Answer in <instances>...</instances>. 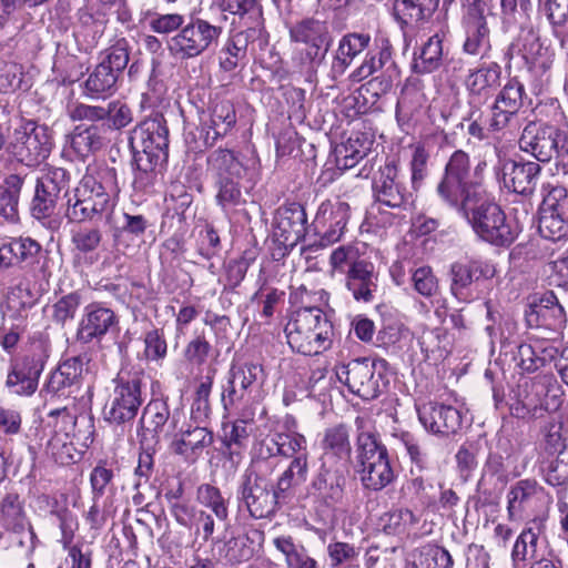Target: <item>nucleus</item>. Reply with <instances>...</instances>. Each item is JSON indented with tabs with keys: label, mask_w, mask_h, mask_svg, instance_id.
Wrapping results in <instances>:
<instances>
[{
	"label": "nucleus",
	"mask_w": 568,
	"mask_h": 568,
	"mask_svg": "<svg viewBox=\"0 0 568 568\" xmlns=\"http://www.w3.org/2000/svg\"><path fill=\"white\" fill-rule=\"evenodd\" d=\"M323 450L321 463L336 464L343 462L347 466L351 457L348 429L345 425H334L325 429L321 440Z\"/></svg>",
	"instance_id": "cd10ccee"
},
{
	"label": "nucleus",
	"mask_w": 568,
	"mask_h": 568,
	"mask_svg": "<svg viewBox=\"0 0 568 568\" xmlns=\"http://www.w3.org/2000/svg\"><path fill=\"white\" fill-rule=\"evenodd\" d=\"M356 470L365 489L379 491L395 479L386 446L373 430L369 419L357 416Z\"/></svg>",
	"instance_id": "7ed1b4c3"
},
{
	"label": "nucleus",
	"mask_w": 568,
	"mask_h": 568,
	"mask_svg": "<svg viewBox=\"0 0 568 568\" xmlns=\"http://www.w3.org/2000/svg\"><path fill=\"white\" fill-rule=\"evenodd\" d=\"M346 286L356 301L371 302L377 288V275L372 263L354 262L346 277Z\"/></svg>",
	"instance_id": "c756f323"
},
{
	"label": "nucleus",
	"mask_w": 568,
	"mask_h": 568,
	"mask_svg": "<svg viewBox=\"0 0 568 568\" xmlns=\"http://www.w3.org/2000/svg\"><path fill=\"white\" fill-rule=\"evenodd\" d=\"M119 321L115 313L99 303H92L84 307L77 331V339L89 344L94 339H101L111 329L115 328Z\"/></svg>",
	"instance_id": "5701e85b"
},
{
	"label": "nucleus",
	"mask_w": 568,
	"mask_h": 568,
	"mask_svg": "<svg viewBox=\"0 0 568 568\" xmlns=\"http://www.w3.org/2000/svg\"><path fill=\"white\" fill-rule=\"evenodd\" d=\"M38 182L60 195V193L69 186L70 174L65 169L51 166L38 179Z\"/></svg>",
	"instance_id": "338daca9"
},
{
	"label": "nucleus",
	"mask_w": 568,
	"mask_h": 568,
	"mask_svg": "<svg viewBox=\"0 0 568 568\" xmlns=\"http://www.w3.org/2000/svg\"><path fill=\"white\" fill-rule=\"evenodd\" d=\"M562 315L564 308L551 291L545 292L540 296L539 302H535V316L538 326L552 327Z\"/></svg>",
	"instance_id": "09e8293b"
},
{
	"label": "nucleus",
	"mask_w": 568,
	"mask_h": 568,
	"mask_svg": "<svg viewBox=\"0 0 568 568\" xmlns=\"http://www.w3.org/2000/svg\"><path fill=\"white\" fill-rule=\"evenodd\" d=\"M129 63V44L119 39L105 50L103 58L88 75L84 94L91 99H104L116 91L120 74Z\"/></svg>",
	"instance_id": "1a4fd4ad"
},
{
	"label": "nucleus",
	"mask_w": 568,
	"mask_h": 568,
	"mask_svg": "<svg viewBox=\"0 0 568 568\" xmlns=\"http://www.w3.org/2000/svg\"><path fill=\"white\" fill-rule=\"evenodd\" d=\"M264 541V532L258 529H250L245 534L232 537L225 545L224 557L231 564L248 561L258 551Z\"/></svg>",
	"instance_id": "7c9ffc66"
},
{
	"label": "nucleus",
	"mask_w": 568,
	"mask_h": 568,
	"mask_svg": "<svg viewBox=\"0 0 568 568\" xmlns=\"http://www.w3.org/2000/svg\"><path fill=\"white\" fill-rule=\"evenodd\" d=\"M565 136L552 125H540L535 134V159L548 162L555 154L561 156Z\"/></svg>",
	"instance_id": "c9c22d12"
},
{
	"label": "nucleus",
	"mask_w": 568,
	"mask_h": 568,
	"mask_svg": "<svg viewBox=\"0 0 568 568\" xmlns=\"http://www.w3.org/2000/svg\"><path fill=\"white\" fill-rule=\"evenodd\" d=\"M207 166L216 178V201L223 211L229 212L244 204L240 182L245 168L235 153L229 149H217L209 155Z\"/></svg>",
	"instance_id": "0eeeda50"
},
{
	"label": "nucleus",
	"mask_w": 568,
	"mask_h": 568,
	"mask_svg": "<svg viewBox=\"0 0 568 568\" xmlns=\"http://www.w3.org/2000/svg\"><path fill=\"white\" fill-rule=\"evenodd\" d=\"M417 413L420 424L434 435L449 436L462 427L460 412L450 405L429 402L419 406Z\"/></svg>",
	"instance_id": "4be33fe9"
},
{
	"label": "nucleus",
	"mask_w": 568,
	"mask_h": 568,
	"mask_svg": "<svg viewBox=\"0 0 568 568\" xmlns=\"http://www.w3.org/2000/svg\"><path fill=\"white\" fill-rule=\"evenodd\" d=\"M358 143V139H348L345 144L336 150V165L338 169H352L366 156L367 148H357Z\"/></svg>",
	"instance_id": "13d9d810"
},
{
	"label": "nucleus",
	"mask_w": 568,
	"mask_h": 568,
	"mask_svg": "<svg viewBox=\"0 0 568 568\" xmlns=\"http://www.w3.org/2000/svg\"><path fill=\"white\" fill-rule=\"evenodd\" d=\"M144 356L150 361H162L166 356L168 345L164 334L153 328L144 335Z\"/></svg>",
	"instance_id": "69168bd1"
},
{
	"label": "nucleus",
	"mask_w": 568,
	"mask_h": 568,
	"mask_svg": "<svg viewBox=\"0 0 568 568\" xmlns=\"http://www.w3.org/2000/svg\"><path fill=\"white\" fill-rule=\"evenodd\" d=\"M417 521L418 519L412 510L400 508L385 513L379 518V526L387 535H402L416 525Z\"/></svg>",
	"instance_id": "de8ad7c7"
},
{
	"label": "nucleus",
	"mask_w": 568,
	"mask_h": 568,
	"mask_svg": "<svg viewBox=\"0 0 568 568\" xmlns=\"http://www.w3.org/2000/svg\"><path fill=\"white\" fill-rule=\"evenodd\" d=\"M197 501L212 514L217 521L224 523L229 519V503L221 490L210 484L199 486L196 491Z\"/></svg>",
	"instance_id": "79ce46f5"
},
{
	"label": "nucleus",
	"mask_w": 568,
	"mask_h": 568,
	"mask_svg": "<svg viewBox=\"0 0 568 568\" xmlns=\"http://www.w3.org/2000/svg\"><path fill=\"white\" fill-rule=\"evenodd\" d=\"M280 456L285 458H304L308 460L307 440L305 436L292 429L276 430Z\"/></svg>",
	"instance_id": "c03bdc74"
},
{
	"label": "nucleus",
	"mask_w": 568,
	"mask_h": 568,
	"mask_svg": "<svg viewBox=\"0 0 568 568\" xmlns=\"http://www.w3.org/2000/svg\"><path fill=\"white\" fill-rule=\"evenodd\" d=\"M47 454L60 465L73 464L80 456L67 432L55 433L50 438L47 445Z\"/></svg>",
	"instance_id": "37998d69"
},
{
	"label": "nucleus",
	"mask_w": 568,
	"mask_h": 568,
	"mask_svg": "<svg viewBox=\"0 0 568 568\" xmlns=\"http://www.w3.org/2000/svg\"><path fill=\"white\" fill-rule=\"evenodd\" d=\"M237 496L250 515L256 519L272 516L277 509L280 498L276 490H270L265 480L253 470H246L242 476Z\"/></svg>",
	"instance_id": "2eb2a0df"
},
{
	"label": "nucleus",
	"mask_w": 568,
	"mask_h": 568,
	"mask_svg": "<svg viewBox=\"0 0 568 568\" xmlns=\"http://www.w3.org/2000/svg\"><path fill=\"white\" fill-rule=\"evenodd\" d=\"M102 237V232L98 227H80L72 232L71 243L74 251L87 255L99 248Z\"/></svg>",
	"instance_id": "5fc2aeb1"
},
{
	"label": "nucleus",
	"mask_w": 568,
	"mask_h": 568,
	"mask_svg": "<svg viewBox=\"0 0 568 568\" xmlns=\"http://www.w3.org/2000/svg\"><path fill=\"white\" fill-rule=\"evenodd\" d=\"M120 189L114 168L101 166L82 176L78 185L65 191L64 216L71 223L109 219L115 207Z\"/></svg>",
	"instance_id": "f257e3e1"
},
{
	"label": "nucleus",
	"mask_w": 568,
	"mask_h": 568,
	"mask_svg": "<svg viewBox=\"0 0 568 568\" xmlns=\"http://www.w3.org/2000/svg\"><path fill=\"white\" fill-rule=\"evenodd\" d=\"M58 199V194L42 186V184L37 181L36 193L31 204L32 215L38 220L50 216L55 209Z\"/></svg>",
	"instance_id": "6e6d98bb"
},
{
	"label": "nucleus",
	"mask_w": 568,
	"mask_h": 568,
	"mask_svg": "<svg viewBox=\"0 0 568 568\" xmlns=\"http://www.w3.org/2000/svg\"><path fill=\"white\" fill-rule=\"evenodd\" d=\"M180 420L181 414L178 412L171 414L166 402L153 399L143 410L141 419L143 436L150 434L155 442L161 439L171 440L178 430Z\"/></svg>",
	"instance_id": "6ab92c4d"
},
{
	"label": "nucleus",
	"mask_w": 568,
	"mask_h": 568,
	"mask_svg": "<svg viewBox=\"0 0 568 568\" xmlns=\"http://www.w3.org/2000/svg\"><path fill=\"white\" fill-rule=\"evenodd\" d=\"M44 367L42 355L34 353L26 355L8 374L7 386L17 395H32L38 387V381Z\"/></svg>",
	"instance_id": "a878e982"
},
{
	"label": "nucleus",
	"mask_w": 568,
	"mask_h": 568,
	"mask_svg": "<svg viewBox=\"0 0 568 568\" xmlns=\"http://www.w3.org/2000/svg\"><path fill=\"white\" fill-rule=\"evenodd\" d=\"M51 148L52 140L48 126L24 120L13 130L6 153L19 164L36 168L49 156Z\"/></svg>",
	"instance_id": "6e6552de"
},
{
	"label": "nucleus",
	"mask_w": 568,
	"mask_h": 568,
	"mask_svg": "<svg viewBox=\"0 0 568 568\" xmlns=\"http://www.w3.org/2000/svg\"><path fill=\"white\" fill-rule=\"evenodd\" d=\"M348 467L345 463H321L318 473L312 481L316 496L328 507L341 505L345 496L346 475Z\"/></svg>",
	"instance_id": "a211bd4d"
},
{
	"label": "nucleus",
	"mask_w": 568,
	"mask_h": 568,
	"mask_svg": "<svg viewBox=\"0 0 568 568\" xmlns=\"http://www.w3.org/2000/svg\"><path fill=\"white\" fill-rule=\"evenodd\" d=\"M442 62L443 39L436 33L424 43L413 68L416 73H432L439 69Z\"/></svg>",
	"instance_id": "a19ab883"
},
{
	"label": "nucleus",
	"mask_w": 568,
	"mask_h": 568,
	"mask_svg": "<svg viewBox=\"0 0 568 568\" xmlns=\"http://www.w3.org/2000/svg\"><path fill=\"white\" fill-rule=\"evenodd\" d=\"M410 281L417 293L425 297L435 295L438 291V281L429 266H420L410 274Z\"/></svg>",
	"instance_id": "680f3d73"
},
{
	"label": "nucleus",
	"mask_w": 568,
	"mask_h": 568,
	"mask_svg": "<svg viewBox=\"0 0 568 568\" xmlns=\"http://www.w3.org/2000/svg\"><path fill=\"white\" fill-rule=\"evenodd\" d=\"M213 347L204 334L194 336L185 346L184 357L192 365H203L211 355Z\"/></svg>",
	"instance_id": "052dcab7"
},
{
	"label": "nucleus",
	"mask_w": 568,
	"mask_h": 568,
	"mask_svg": "<svg viewBox=\"0 0 568 568\" xmlns=\"http://www.w3.org/2000/svg\"><path fill=\"white\" fill-rule=\"evenodd\" d=\"M494 274L490 265L480 261L456 262L450 267L452 275V292L456 297H459L463 290L468 287L474 280L480 276L488 277Z\"/></svg>",
	"instance_id": "72a5a7b5"
},
{
	"label": "nucleus",
	"mask_w": 568,
	"mask_h": 568,
	"mask_svg": "<svg viewBox=\"0 0 568 568\" xmlns=\"http://www.w3.org/2000/svg\"><path fill=\"white\" fill-rule=\"evenodd\" d=\"M222 27L210 23L202 18H191L169 42L171 54L180 60L201 55L212 45L217 44Z\"/></svg>",
	"instance_id": "9b49d317"
},
{
	"label": "nucleus",
	"mask_w": 568,
	"mask_h": 568,
	"mask_svg": "<svg viewBox=\"0 0 568 568\" xmlns=\"http://www.w3.org/2000/svg\"><path fill=\"white\" fill-rule=\"evenodd\" d=\"M104 111L111 129L121 130L133 121L132 110L119 100L110 102Z\"/></svg>",
	"instance_id": "0e129e2a"
},
{
	"label": "nucleus",
	"mask_w": 568,
	"mask_h": 568,
	"mask_svg": "<svg viewBox=\"0 0 568 568\" xmlns=\"http://www.w3.org/2000/svg\"><path fill=\"white\" fill-rule=\"evenodd\" d=\"M351 215V206L344 201L323 202L315 216V225L322 233L317 244H312L308 250L313 251L317 247H325L338 242L346 227Z\"/></svg>",
	"instance_id": "dca6fc26"
},
{
	"label": "nucleus",
	"mask_w": 568,
	"mask_h": 568,
	"mask_svg": "<svg viewBox=\"0 0 568 568\" xmlns=\"http://www.w3.org/2000/svg\"><path fill=\"white\" fill-rule=\"evenodd\" d=\"M469 106V112L465 118V120L469 121L467 132L479 141L487 140L491 135L503 132L514 115L511 111L503 109L501 105L493 104L489 115L484 119L483 111L474 100H470Z\"/></svg>",
	"instance_id": "412c9836"
},
{
	"label": "nucleus",
	"mask_w": 568,
	"mask_h": 568,
	"mask_svg": "<svg viewBox=\"0 0 568 568\" xmlns=\"http://www.w3.org/2000/svg\"><path fill=\"white\" fill-rule=\"evenodd\" d=\"M475 233L484 241L497 245H510L517 237V230L507 220L499 205L487 200L486 195L469 207L465 216Z\"/></svg>",
	"instance_id": "9d476101"
},
{
	"label": "nucleus",
	"mask_w": 568,
	"mask_h": 568,
	"mask_svg": "<svg viewBox=\"0 0 568 568\" xmlns=\"http://www.w3.org/2000/svg\"><path fill=\"white\" fill-rule=\"evenodd\" d=\"M542 190V192H545ZM568 205V195L564 187L551 186L546 193H542V201L539 205L538 233L540 241L537 243L538 248L544 246L545 241L555 244L557 241L566 236L568 232V215L566 206Z\"/></svg>",
	"instance_id": "f8f14e48"
},
{
	"label": "nucleus",
	"mask_w": 568,
	"mask_h": 568,
	"mask_svg": "<svg viewBox=\"0 0 568 568\" xmlns=\"http://www.w3.org/2000/svg\"><path fill=\"white\" fill-rule=\"evenodd\" d=\"M237 122L234 103L229 99L215 98L209 106V118L201 124L205 146H213L232 132Z\"/></svg>",
	"instance_id": "f3484780"
},
{
	"label": "nucleus",
	"mask_w": 568,
	"mask_h": 568,
	"mask_svg": "<svg viewBox=\"0 0 568 568\" xmlns=\"http://www.w3.org/2000/svg\"><path fill=\"white\" fill-rule=\"evenodd\" d=\"M532 496V484L529 480L518 481L509 491L508 510L510 515H517L529 507Z\"/></svg>",
	"instance_id": "bf43d9fd"
},
{
	"label": "nucleus",
	"mask_w": 568,
	"mask_h": 568,
	"mask_svg": "<svg viewBox=\"0 0 568 568\" xmlns=\"http://www.w3.org/2000/svg\"><path fill=\"white\" fill-rule=\"evenodd\" d=\"M262 371L260 365L253 363L231 367L227 385L222 393V403L225 409L246 400Z\"/></svg>",
	"instance_id": "393cba45"
},
{
	"label": "nucleus",
	"mask_w": 568,
	"mask_h": 568,
	"mask_svg": "<svg viewBox=\"0 0 568 568\" xmlns=\"http://www.w3.org/2000/svg\"><path fill=\"white\" fill-rule=\"evenodd\" d=\"M369 42L371 36L368 33L351 32L343 36L338 43L336 63L333 68L343 73L353 60L369 45Z\"/></svg>",
	"instance_id": "4c0bfd02"
},
{
	"label": "nucleus",
	"mask_w": 568,
	"mask_h": 568,
	"mask_svg": "<svg viewBox=\"0 0 568 568\" xmlns=\"http://www.w3.org/2000/svg\"><path fill=\"white\" fill-rule=\"evenodd\" d=\"M216 3L224 12L254 21L255 26L263 23V11L258 0H216Z\"/></svg>",
	"instance_id": "49530a36"
},
{
	"label": "nucleus",
	"mask_w": 568,
	"mask_h": 568,
	"mask_svg": "<svg viewBox=\"0 0 568 568\" xmlns=\"http://www.w3.org/2000/svg\"><path fill=\"white\" fill-rule=\"evenodd\" d=\"M504 184L519 195L529 196L532 193V164L509 162L504 165Z\"/></svg>",
	"instance_id": "ea45409f"
},
{
	"label": "nucleus",
	"mask_w": 568,
	"mask_h": 568,
	"mask_svg": "<svg viewBox=\"0 0 568 568\" xmlns=\"http://www.w3.org/2000/svg\"><path fill=\"white\" fill-rule=\"evenodd\" d=\"M422 344L425 345L426 351L437 352L439 356H445L453 348V338L446 328L437 327L423 336Z\"/></svg>",
	"instance_id": "e2e57ef3"
},
{
	"label": "nucleus",
	"mask_w": 568,
	"mask_h": 568,
	"mask_svg": "<svg viewBox=\"0 0 568 568\" xmlns=\"http://www.w3.org/2000/svg\"><path fill=\"white\" fill-rule=\"evenodd\" d=\"M0 526L13 534H21L28 527L31 528L24 501L14 490L6 491L0 497Z\"/></svg>",
	"instance_id": "c85d7f7f"
},
{
	"label": "nucleus",
	"mask_w": 568,
	"mask_h": 568,
	"mask_svg": "<svg viewBox=\"0 0 568 568\" xmlns=\"http://www.w3.org/2000/svg\"><path fill=\"white\" fill-rule=\"evenodd\" d=\"M429 153L424 145L417 144L413 148L409 161L410 189L417 192L428 175Z\"/></svg>",
	"instance_id": "864d4df0"
},
{
	"label": "nucleus",
	"mask_w": 568,
	"mask_h": 568,
	"mask_svg": "<svg viewBox=\"0 0 568 568\" xmlns=\"http://www.w3.org/2000/svg\"><path fill=\"white\" fill-rule=\"evenodd\" d=\"M414 192L404 184L398 164L394 160L385 162L373 181L376 202L392 209L406 210L413 203Z\"/></svg>",
	"instance_id": "4468645a"
},
{
	"label": "nucleus",
	"mask_w": 568,
	"mask_h": 568,
	"mask_svg": "<svg viewBox=\"0 0 568 568\" xmlns=\"http://www.w3.org/2000/svg\"><path fill=\"white\" fill-rule=\"evenodd\" d=\"M129 145L136 170L133 185L144 190L168 159L169 129L164 116L156 113L140 122L130 134Z\"/></svg>",
	"instance_id": "f03ea898"
},
{
	"label": "nucleus",
	"mask_w": 568,
	"mask_h": 568,
	"mask_svg": "<svg viewBox=\"0 0 568 568\" xmlns=\"http://www.w3.org/2000/svg\"><path fill=\"white\" fill-rule=\"evenodd\" d=\"M523 93L524 85L516 79H511L496 97L494 104L501 105L503 109L515 114L523 104Z\"/></svg>",
	"instance_id": "4d7b16f0"
},
{
	"label": "nucleus",
	"mask_w": 568,
	"mask_h": 568,
	"mask_svg": "<svg viewBox=\"0 0 568 568\" xmlns=\"http://www.w3.org/2000/svg\"><path fill=\"white\" fill-rule=\"evenodd\" d=\"M24 183L20 174H9L0 186V221L16 223L19 220V197Z\"/></svg>",
	"instance_id": "f704fd0d"
},
{
	"label": "nucleus",
	"mask_w": 568,
	"mask_h": 568,
	"mask_svg": "<svg viewBox=\"0 0 568 568\" xmlns=\"http://www.w3.org/2000/svg\"><path fill=\"white\" fill-rule=\"evenodd\" d=\"M500 65L491 62L473 71L466 84L473 98L488 95L500 85Z\"/></svg>",
	"instance_id": "e433bc0d"
},
{
	"label": "nucleus",
	"mask_w": 568,
	"mask_h": 568,
	"mask_svg": "<svg viewBox=\"0 0 568 568\" xmlns=\"http://www.w3.org/2000/svg\"><path fill=\"white\" fill-rule=\"evenodd\" d=\"M294 311L285 325V335L291 348L300 354L313 356L329 348L333 326L322 308L304 304Z\"/></svg>",
	"instance_id": "20e7f679"
},
{
	"label": "nucleus",
	"mask_w": 568,
	"mask_h": 568,
	"mask_svg": "<svg viewBox=\"0 0 568 568\" xmlns=\"http://www.w3.org/2000/svg\"><path fill=\"white\" fill-rule=\"evenodd\" d=\"M307 215L300 203L281 206L275 216V235L285 245H295L306 234Z\"/></svg>",
	"instance_id": "bb28decb"
},
{
	"label": "nucleus",
	"mask_w": 568,
	"mask_h": 568,
	"mask_svg": "<svg viewBox=\"0 0 568 568\" xmlns=\"http://www.w3.org/2000/svg\"><path fill=\"white\" fill-rule=\"evenodd\" d=\"M308 474V460L297 457L291 460L287 468L278 477L275 490L276 495L283 496L292 487L304 483Z\"/></svg>",
	"instance_id": "3c124183"
},
{
	"label": "nucleus",
	"mask_w": 568,
	"mask_h": 568,
	"mask_svg": "<svg viewBox=\"0 0 568 568\" xmlns=\"http://www.w3.org/2000/svg\"><path fill=\"white\" fill-rule=\"evenodd\" d=\"M104 145V139L101 129L98 125L81 126L78 125L70 134V146L81 159L101 150Z\"/></svg>",
	"instance_id": "58836bf2"
},
{
	"label": "nucleus",
	"mask_w": 568,
	"mask_h": 568,
	"mask_svg": "<svg viewBox=\"0 0 568 568\" xmlns=\"http://www.w3.org/2000/svg\"><path fill=\"white\" fill-rule=\"evenodd\" d=\"M382 363L381 361L379 364ZM377 364L378 362L371 358H356L346 365L337 366L335 374L353 394L364 400H372L382 394L386 385L383 373L377 371Z\"/></svg>",
	"instance_id": "ddd939ff"
},
{
	"label": "nucleus",
	"mask_w": 568,
	"mask_h": 568,
	"mask_svg": "<svg viewBox=\"0 0 568 568\" xmlns=\"http://www.w3.org/2000/svg\"><path fill=\"white\" fill-rule=\"evenodd\" d=\"M81 294L71 292L59 297L50 306V317L53 323L60 326H65L67 323L75 318L79 307L81 306Z\"/></svg>",
	"instance_id": "a18cd8bd"
},
{
	"label": "nucleus",
	"mask_w": 568,
	"mask_h": 568,
	"mask_svg": "<svg viewBox=\"0 0 568 568\" xmlns=\"http://www.w3.org/2000/svg\"><path fill=\"white\" fill-rule=\"evenodd\" d=\"M437 193L464 216H468L469 207L486 195L480 181L471 179L469 155L465 151L457 150L450 155Z\"/></svg>",
	"instance_id": "39448f33"
},
{
	"label": "nucleus",
	"mask_w": 568,
	"mask_h": 568,
	"mask_svg": "<svg viewBox=\"0 0 568 568\" xmlns=\"http://www.w3.org/2000/svg\"><path fill=\"white\" fill-rule=\"evenodd\" d=\"M290 38L293 42L304 43L308 47L307 57L311 60H323L329 45V36L324 22L314 18H306L290 28Z\"/></svg>",
	"instance_id": "b1692460"
},
{
	"label": "nucleus",
	"mask_w": 568,
	"mask_h": 568,
	"mask_svg": "<svg viewBox=\"0 0 568 568\" xmlns=\"http://www.w3.org/2000/svg\"><path fill=\"white\" fill-rule=\"evenodd\" d=\"M144 373L141 369L122 368L114 379V388L104 407V418L111 424L132 422L143 404L142 386Z\"/></svg>",
	"instance_id": "423d86ee"
},
{
	"label": "nucleus",
	"mask_w": 568,
	"mask_h": 568,
	"mask_svg": "<svg viewBox=\"0 0 568 568\" xmlns=\"http://www.w3.org/2000/svg\"><path fill=\"white\" fill-rule=\"evenodd\" d=\"M465 29V52L474 55L484 54L490 48L489 28L485 17V2L474 0L467 7L466 14L463 18Z\"/></svg>",
	"instance_id": "aec40b11"
},
{
	"label": "nucleus",
	"mask_w": 568,
	"mask_h": 568,
	"mask_svg": "<svg viewBox=\"0 0 568 568\" xmlns=\"http://www.w3.org/2000/svg\"><path fill=\"white\" fill-rule=\"evenodd\" d=\"M185 18L180 13L154 14L150 20V28L160 34H169L184 26Z\"/></svg>",
	"instance_id": "774afa93"
},
{
	"label": "nucleus",
	"mask_w": 568,
	"mask_h": 568,
	"mask_svg": "<svg viewBox=\"0 0 568 568\" xmlns=\"http://www.w3.org/2000/svg\"><path fill=\"white\" fill-rule=\"evenodd\" d=\"M400 442L413 466L410 471L414 473V469H417L419 473L427 470L430 466V460L426 447L420 439L406 432L400 434Z\"/></svg>",
	"instance_id": "603ef678"
},
{
	"label": "nucleus",
	"mask_w": 568,
	"mask_h": 568,
	"mask_svg": "<svg viewBox=\"0 0 568 568\" xmlns=\"http://www.w3.org/2000/svg\"><path fill=\"white\" fill-rule=\"evenodd\" d=\"M213 443V434L206 427L189 426L178 427L175 435L170 440V449L178 455H187L196 453Z\"/></svg>",
	"instance_id": "2f4dec72"
},
{
	"label": "nucleus",
	"mask_w": 568,
	"mask_h": 568,
	"mask_svg": "<svg viewBox=\"0 0 568 568\" xmlns=\"http://www.w3.org/2000/svg\"><path fill=\"white\" fill-rule=\"evenodd\" d=\"M438 3L439 0H395L394 18L404 29L429 19Z\"/></svg>",
	"instance_id": "473e14b6"
},
{
	"label": "nucleus",
	"mask_w": 568,
	"mask_h": 568,
	"mask_svg": "<svg viewBox=\"0 0 568 568\" xmlns=\"http://www.w3.org/2000/svg\"><path fill=\"white\" fill-rule=\"evenodd\" d=\"M453 564L448 550L436 545H427L414 555L415 568H452Z\"/></svg>",
	"instance_id": "8fccbe9b"
}]
</instances>
